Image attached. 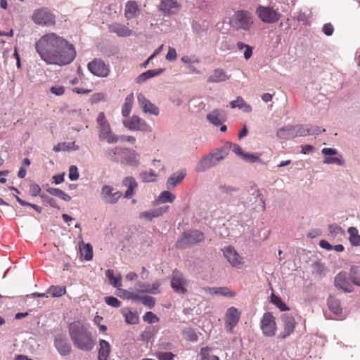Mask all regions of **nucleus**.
Listing matches in <instances>:
<instances>
[{
    "label": "nucleus",
    "mask_w": 360,
    "mask_h": 360,
    "mask_svg": "<svg viewBox=\"0 0 360 360\" xmlns=\"http://www.w3.org/2000/svg\"><path fill=\"white\" fill-rule=\"evenodd\" d=\"M35 48L40 58L47 64L65 65L70 63L76 56L74 46L55 33L41 37Z\"/></svg>",
    "instance_id": "nucleus-1"
},
{
    "label": "nucleus",
    "mask_w": 360,
    "mask_h": 360,
    "mask_svg": "<svg viewBox=\"0 0 360 360\" xmlns=\"http://www.w3.org/2000/svg\"><path fill=\"white\" fill-rule=\"evenodd\" d=\"M68 332L74 346L82 350L91 351L95 345L89 326L81 321H74L69 324Z\"/></svg>",
    "instance_id": "nucleus-2"
},
{
    "label": "nucleus",
    "mask_w": 360,
    "mask_h": 360,
    "mask_svg": "<svg viewBox=\"0 0 360 360\" xmlns=\"http://www.w3.org/2000/svg\"><path fill=\"white\" fill-rule=\"evenodd\" d=\"M229 155L227 148H217L204 156L197 164L196 171L203 172L216 166Z\"/></svg>",
    "instance_id": "nucleus-3"
},
{
    "label": "nucleus",
    "mask_w": 360,
    "mask_h": 360,
    "mask_svg": "<svg viewBox=\"0 0 360 360\" xmlns=\"http://www.w3.org/2000/svg\"><path fill=\"white\" fill-rule=\"evenodd\" d=\"M96 122L98 124V136L101 141L109 144L116 143L120 141V136L113 134L109 122L105 118L103 112L98 113Z\"/></svg>",
    "instance_id": "nucleus-4"
},
{
    "label": "nucleus",
    "mask_w": 360,
    "mask_h": 360,
    "mask_svg": "<svg viewBox=\"0 0 360 360\" xmlns=\"http://www.w3.org/2000/svg\"><path fill=\"white\" fill-rule=\"evenodd\" d=\"M230 26L236 30L249 31L253 25L252 14L245 10H238L229 19Z\"/></svg>",
    "instance_id": "nucleus-5"
},
{
    "label": "nucleus",
    "mask_w": 360,
    "mask_h": 360,
    "mask_svg": "<svg viewBox=\"0 0 360 360\" xmlns=\"http://www.w3.org/2000/svg\"><path fill=\"white\" fill-rule=\"evenodd\" d=\"M204 233L198 230H191L184 232L176 242V246L179 248H185L189 245H193L204 240Z\"/></svg>",
    "instance_id": "nucleus-6"
},
{
    "label": "nucleus",
    "mask_w": 360,
    "mask_h": 360,
    "mask_svg": "<svg viewBox=\"0 0 360 360\" xmlns=\"http://www.w3.org/2000/svg\"><path fill=\"white\" fill-rule=\"evenodd\" d=\"M32 19L39 25L50 26L55 23V17L47 8H41L34 11Z\"/></svg>",
    "instance_id": "nucleus-7"
},
{
    "label": "nucleus",
    "mask_w": 360,
    "mask_h": 360,
    "mask_svg": "<svg viewBox=\"0 0 360 360\" xmlns=\"http://www.w3.org/2000/svg\"><path fill=\"white\" fill-rule=\"evenodd\" d=\"M122 192L115 191L110 185H103L100 191V197L102 201L106 204L114 205L122 197Z\"/></svg>",
    "instance_id": "nucleus-8"
},
{
    "label": "nucleus",
    "mask_w": 360,
    "mask_h": 360,
    "mask_svg": "<svg viewBox=\"0 0 360 360\" xmlns=\"http://www.w3.org/2000/svg\"><path fill=\"white\" fill-rule=\"evenodd\" d=\"M259 18L266 23H274L279 20L280 14L272 7L259 6L256 9Z\"/></svg>",
    "instance_id": "nucleus-9"
},
{
    "label": "nucleus",
    "mask_w": 360,
    "mask_h": 360,
    "mask_svg": "<svg viewBox=\"0 0 360 360\" xmlns=\"http://www.w3.org/2000/svg\"><path fill=\"white\" fill-rule=\"evenodd\" d=\"M260 324L262 333L265 336L272 337L275 335L276 330V324L275 322V318L271 313H264L261 319Z\"/></svg>",
    "instance_id": "nucleus-10"
},
{
    "label": "nucleus",
    "mask_w": 360,
    "mask_h": 360,
    "mask_svg": "<svg viewBox=\"0 0 360 360\" xmlns=\"http://www.w3.org/2000/svg\"><path fill=\"white\" fill-rule=\"evenodd\" d=\"M223 255L231 265L237 269H241L244 261L238 252L232 246H226L222 249Z\"/></svg>",
    "instance_id": "nucleus-11"
},
{
    "label": "nucleus",
    "mask_w": 360,
    "mask_h": 360,
    "mask_svg": "<svg viewBox=\"0 0 360 360\" xmlns=\"http://www.w3.org/2000/svg\"><path fill=\"white\" fill-rule=\"evenodd\" d=\"M187 279L184 275L177 271H174L171 281V285L173 290L179 294H186L187 292L186 285Z\"/></svg>",
    "instance_id": "nucleus-12"
},
{
    "label": "nucleus",
    "mask_w": 360,
    "mask_h": 360,
    "mask_svg": "<svg viewBox=\"0 0 360 360\" xmlns=\"http://www.w3.org/2000/svg\"><path fill=\"white\" fill-rule=\"evenodd\" d=\"M89 70L94 75L105 77L109 75L108 67L99 58H96L88 64Z\"/></svg>",
    "instance_id": "nucleus-13"
},
{
    "label": "nucleus",
    "mask_w": 360,
    "mask_h": 360,
    "mask_svg": "<svg viewBox=\"0 0 360 360\" xmlns=\"http://www.w3.org/2000/svg\"><path fill=\"white\" fill-rule=\"evenodd\" d=\"M122 124L131 131H146L149 128L146 122L136 115H133L129 119L124 120Z\"/></svg>",
    "instance_id": "nucleus-14"
},
{
    "label": "nucleus",
    "mask_w": 360,
    "mask_h": 360,
    "mask_svg": "<svg viewBox=\"0 0 360 360\" xmlns=\"http://www.w3.org/2000/svg\"><path fill=\"white\" fill-rule=\"evenodd\" d=\"M240 316V312L234 307H229L225 314L226 329L231 333L233 328L238 324Z\"/></svg>",
    "instance_id": "nucleus-15"
},
{
    "label": "nucleus",
    "mask_w": 360,
    "mask_h": 360,
    "mask_svg": "<svg viewBox=\"0 0 360 360\" xmlns=\"http://www.w3.org/2000/svg\"><path fill=\"white\" fill-rule=\"evenodd\" d=\"M335 286L345 292H352L354 291L352 283L349 279V276H347V274L344 271L338 274L334 279Z\"/></svg>",
    "instance_id": "nucleus-16"
},
{
    "label": "nucleus",
    "mask_w": 360,
    "mask_h": 360,
    "mask_svg": "<svg viewBox=\"0 0 360 360\" xmlns=\"http://www.w3.org/2000/svg\"><path fill=\"white\" fill-rule=\"evenodd\" d=\"M281 321L283 325V331L279 334V338L284 339L294 331L295 321L294 317L288 313L281 316Z\"/></svg>",
    "instance_id": "nucleus-17"
},
{
    "label": "nucleus",
    "mask_w": 360,
    "mask_h": 360,
    "mask_svg": "<svg viewBox=\"0 0 360 360\" xmlns=\"http://www.w3.org/2000/svg\"><path fill=\"white\" fill-rule=\"evenodd\" d=\"M55 347L62 356H67L70 353L71 345L64 335H57L54 339Z\"/></svg>",
    "instance_id": "nucleus-18"
},
{
    "label": "nucleus",
    "mask_w": 360,
    "mask_h": 360,
    "mask_svg": "<svg viewBox=\"0 0 360 360\" xmlns=\"http://www.w3.org/2000/svg\"><path fill=\"white\" fill-rule=\"evenodd\" d=\"M137 100L141 108L145 113H149L155 116L159 115L158 108L147 99L143 94L139 93L137 95Z\"/></svg>",
    "instance_id": "nucleus-19"
},
{
    "label": "nucleus",
    "mask_w": 360,
    "mask_h": 360,
    "mask_svg": "<svg viewBox=\"0 0 360 360\" xmlns=\"http://www.w3.org/2000/svg\"><path fill=\"white\" fill-rule=\"evenodd\" d=\"M121 157L122 158V163L131 167H137L140 164V155L134 150L124 148L123 155Z\"/></svg>",
    "instance_id": "nucleus-20"
},
{
    "label": "nucleus",
    "mask_w": 360,
    "mask_h": 360,
    "mask_svg": "<svg viewBox=\"0 0 360 360\" xmlns=\"http://www.w3.org/2000/svg\"><path fill=\"white\" fill-rule=\"evenodd\" d=\"M207 120L213 125L218 127L226 121V115L221 109H215L207 115Z\"/></svg>",
    "instance_id": "nucleus-21"
},
{
    "label": "nucleus",
    "mask_w": 360,
    "mask_h": 360,
    "mask_svg": "<svg viewBox=\"0 0 360 360\" xmlns=\"http://www.w3.org/2000/svg\"><path fill=\"white\" fill-rule=\"evenodd\" d=\"M169 206L165 205L158 208L150 210L140 213V218L148 221H152L154 218L159 217L168 211Z\"/></svg>",
    "instance_id": "nucleus-22"
},
{
    "label": "nucleus",
    "mask_w": 360,
    "mask_h": 360,
    "mask_svg": "<svg viewBox=\"0 0 360 360\" xmlns=\"http://www.w3.org/2000/svg\"><path fill=\"white\" fill-rule=\"evenodd\" d=\"M203 290L211 295H221L228 297H234L236 293L231 291L227 287H207Z\"/></svg>",
    "instance_id": "nucleus-23"
},
{
    "label": "nucleus",
    "mask_w": 360,
    "mask_h": 360,
    "mask_svg": "<svg viewBox=\"0 0 360 360\" xmlns=\"http://www.w3.org/2000/svg\"><path fill=\"white\" fill-rule=\"evenodd\" d=\"M164 71V68L147 70L139 75L138 77H136V78L135 79V82L138 84H143L146 80L161 75Z\"/></svg>",
    "instance_id": "nucleus-24"
},
{
    "label": "nucleus",
    "mask_w": 360,
    "mask_h": 360,
    "mask_svg": "<svg viewBox=\"0 0 360 360\" xmlns=\"http://www.w3.org/2000/svg\"><path fill=\"white\" fill-rule=\"evenodd\" d=\"M160 9L167 15L174 14L177 12L179 4L174 0H162Z\"/></svg>",
    "instance_id": "nucleus-25"
},
{
    "label": "nucleus",
    "mask_w": 360,
    "mask_h": 360,
    "mask_svg": "<svg viewBox=\"0 0 360 360\" xmlns=\"http://www.w3.org/2000/svg\"><path fill=\"white\" fill-rule=\"evenodd\" d=\"M109 30L110 32L115 33L118 37H128L131 34V30L126 25L115 22L109 25Z\"/></svg>",
    "instance_id": "nucleus-26"
},
{
    "label": "nucleus",
    "mask_w": 360,
    "mask_h": 360,
    "mask_svg": "<svg viewBox=\"0 0 360 360\" xmlns=\"http://www.w3.org/2000/svg\"><path fill=\"white\" fill-rule=\"evenodd\" d=\"M124 148L115 147V148H106L104 149L105 156L110 161L114 162H118V156L123 155Z\"/></svg>",
    "instance_id": "nucleus-27"
},
{
    "label": "nucleus",
    "mask_w": 360,
    "mask_h": 360,
    "mask_svg": "<svg viewBox=\"0 0 360 360\" xmlns=\"http://www.w3.org/2000/svg\"><path fill=\"white\" fill-rule=\"evenodd\" d=\"M276 136L280 139H291L296 138L294 125H288L278 129Z\"/></svg>",
    "instance_id": "nucleus-28"
},
{
    "label": "nucleus",
    "mask_w": 360,
    "mask_h": 360,
    "mask_svg": "<svg viewBox=\"0 0 360 360\" xmlns=\"http://www.w3.org/2000/svg\"><path fill=\"white\" fill-rule=\"evenodd\" d=\"M250 193L251 195L250 201L254 200V202L256 203L255 208H259L264 211L265 210V202L260 191L255 188H252Z\"/></svg>",
    "instance_id": "nucleus-29"
},
{
    "label": "nucleus",
    "mask_w": 360,
    "mask_h": 360,
    "mask_svg": "<svg viewBox=\"0 0 360 360\" xmlns=\"http://www.w3.org/2000/svg\"><path fill=\"white\" fill-rule=\"evenodd\" d=\"M139 14V6L136 1H128L125 5L124 15L127 20L132 19Z\"/></svg>",
    "instance_id": "nucleus-30"
},
{
    "label": "nucleus",
    "mask_w": 360,
    "mask_h": 360,
    "mask_svg": "<svg viewBox=\"0 0 360 360\" xmlns=\"http://www.w3.org/2000/svg\"><path fill=\"white\" fill-rule=\"evenodd\" d=\"M186 176V172L181 170L179 172L174 173L167 181V188L168 190L174 188L176 185L184 179Z\"/></svg>",
    "instance_id": "nucleus-31"
},
{
    "label": "nucleus",
    "mask_w": 360,
    "mask_h": 360,
    "mask_svg": "<svg viewBox=\"0 0 360 360\" xmlns=\"http://www.w3.org/2000/svg\"><path fill=\"white\" fill-rule=\"evenodd\" d=\"M122 184L127 188L124 193L125 198H130L134 193V189L138 186L135 179L132 176H127L124 179Z\"/></svg>",
    "instance_id": "nucleus-32"
},
{
    "label": "nucleus",
    "mask_w": 360,
    "mask_h": 360,
    "mask_svg": "<svg viewBox=\"0 0 360 360\" xmlns=\"http://www.w3.org/2000/svg\"><path fill=\"white\" fill-rule=\"evenodd\" d=\"M229 79V76L222 69H216L210 75L207 79L208 82L219 83L222 82Z\"/></svg>",
    "instance_id": "nucleus-33"
},
{
    "label": "nucleus",
    "mask_w": 360,
    "mask_h": 360,
    "mask_svg": "<svg viewBox=\"0 0 360 360\" xmlns=\"http://www.w3.org/2000/svg\"><path fill=\"white\" fill-rule=\"evenodd\" d=\"M110 352V345L104 340H99L98 360H108Z\"/></svg>",
    "instance_id": "nucleus-34"
},
{
    "label": "nucleus",
    "mask_w": 360,
    "mask_h": 360,
    "mask_svg": "<svg viewBox=\"0 0 360 360\" xmlns=\"http://www.w3.org/2000/svg\"><path fill=\"white\" fill-rule=\"evenodd\" d=\"M134 102V94L133 93H131L130 94L127 95V97L124 99V104L122 107V115L127 117L129 115L132 105Z\"/></svg>",
    "instance_id": "nucleus-35"
},
{
    "label": "nucleus",
    "mask_w": 360,
    "mask_h": 360,
    "mask_svg": "<svg viewBox=\"0 0 360 360\" xmlns=\"http://www.w3.org/2000/svg\"><path fill=\"white\" fill-rule=\"evenodd\" d=\"M81 255L84 257L85 260L90 261L93 258V248L89 243H84V242L79 246Z\"/></svg>",
    "instance_id": "nucleus-36"
},
{
    "label": "nucleus",
    "mask_w": 360,
    "mask_h": 360,
    "mask_svg": "<svg viewBox=\"0 0 360 360\" xmlns=\"http://www.w3.org/2000/svg\"><path fill=\"white\" fill-rule=\"evenodd\" d=\"M327 303L330 310L335 314H339L342 312L340 301L335 297L330 295L327 300Z\"/></svg>",
    "instance_id": "nucleus-37"
},
{
    "label": "nucleus",
    "mask_w": 360,
    "mask_h": 360,
    "mask_svg": "<svg viewBox=\"0 0 360 360\" xmlns=\"http://www.w3.org/2000/svg\"><path fill=\"white\" fill-rule=\"evenodd\" d=\"M349 234V240L353 246H360V235L355 227H349L347 230Z\"/></svg>",
    "instance_id": "nucleus-38"
},
{
    "label": "nucleus",
    "mask_w": 360,
    "mask_h": 360,
    "mask_svg": "<svg viewBox=\"0 0 360 360\" xmlns=\"http://www.w3.org/2000/svg\"><path fill=\"white\" fill-rule=\"evenodd\" d=\"M175 200V195L170 193L169 191H165L160 193L156 199V203H166L172 202Z\"/></svg>",
    "instance_id": "nucleus-39"
},
{
    "label": "nucleus",
    "mask_w": 360,
    "mask_h": 360,
    "mask_svg": "<svg viewBox=\"0 0 360 360\" xmlns=\"http://www.w3.org/2000/svg\"><path fill=\"white\" fill-rule=\"evenodd\" d=\"M349 279L351 282L357 285L360 286V267L357 266H352L349 271Z\"/></svg>",
    "instance_id": "nucleus-40"
},
{
    "label": "nucleus",
    "mask_w": 360,
    "mask_h": 360,
    "mask_svg": "<svg viewBox=\"0 0 360 360\" xmlns=\"http://www.w3.org/2000/svg\"><path fill=\"white\" fill-rule=\"evenodd\" d=\"M123 314L125 317V321L129 324H136L139 322V316L137 313L129 309H124Z\"/></svg>",
    "instance_id": "nucleus-41"
},
{
    "label": "nucleus",
    "mask_w": 360,
    "mask_h": 360,
    "mask_svg": "<svg viewBox=\"0 0 360 360\" xmlns=\"http://www.w3.org/2000/svg\"><path fill=\"white\" fill-rule=\"evenodd\" d=\"M65 287L60 285H51L46 290V293L51 294L53 297H60L65 295Z\"/></svg>",
    "instance_id": "nucleus-42"
},
{
    "label": "nucleus",
    "mask_w": 360,
    "mask_h": 360,
    "mask_svg": "<svg viewBox=\"0 0 360 360\" xmlns=\"http://www.w3.org/2000/svg\"><path fill=\"white\" fill-rule=\"evenodd\" d=\"M323 164L331 165L335 164L338 166H344L345 160L341 154L338 153L335 157H325L323 161Z\"/></svg>",
    "instance_id": "nucleus-43"
},
{
    "label": "nucleus",
    "mask_w": 360,
    "mask_h": 360,
    "mask_svg": "<svg viewBox=\"0 0 360 360\" xmlns=\"http://www.w3.org/2000/svg\"><path fill=\"white\" fill-rule=\"evenodd\" d=\"M105 275L108 277L110 285H112L113 287L117 288L120 290V288L122 286L121 276L119 275L118 276L115 277L114 276L113 271L111 269H108L106 271Z\"/></svg>",
    "instance_id": "nucleus-44"
},
{
    "label": "nucleus",
    "mask_w": 360,
    "mask_h": 360,
    "mask_svg": "<svg viewBox=\"0 0 360 360\" xmlns=\"http://www.w3.org/2000/svg\"><path fill=\"white\" fill-rule=\"evenodd\" d=\"M47 192L54 196L58 197L66 202L71 200V197L65 193L62 190L57 188H49Z\"/></svg>",
    "instance_id": "nucleus-45"
},
{
    "label": "nucleus",
    "mask_w": 360,
    "mask_h": 360,
    "mask_svg": "<svg viewBox=\"0 0 360 360\" xmlns=\"http://www.w3.org/2000/svg\"><path fill=\"white\" fill-rule=\"evenodd\" d=\"M139 176L143 182L150 183L153 182L155 180L156 174L153 170L143 171L139 174Z\"/></svg>",
    "instance_id": "nucleus-46"
},
{
    "label": "nucleus",
    "mask_w": 360,
    "mask_h": 360,
    "mask_svg": "<svg viewBox=\"0 0 360 360\" xmlns=\"http://www.w3.org/2000/svg\"><path fill=\"white\" fill-rule=\"evenodd\" d=\"M270 302L276 305L278 308H279L282 311L288 310L287 305L281 300L279 297L274 293H272L270 296Z\"/></svg>",
    "instance_id": "nucleus-47"
},
{
    "label": "nucleus",
    "mask_w": 360,
    "mask_h": 360,
    "mask_svg": "<svg viewBox=\"0 0 360 360\" xmlns=\"http://www.w3.org/2000/svg\"><path fill=\"white\" fill-rule=\"evenodd\" d=\"M200 360H219V357L210 353L208 347H203L200 349Z\"/></svg>",
    "instance_id": "nucleus-48"
},
{
    "label": "nucleus",
    "mask_w": 360,
    "mask_h": 360,
    "mask_svg": "<svg viewBox=\"0 0 360 360\" xmlns=\"http://www.w3.org/2000/svg\"><path fill=\"white\" fill-rule=\"evenodd\" d=\"M294 127L296 137L308 136L307 124H295Z\"/></svg>",
    "instance_id": "nucleus-49"
},
{
    "label": "nucleus",
    "mask_w": 360,
    "mask_h": 360,
    "mask_svg": "<svg viewBox=\"0 0 360 360\" xmlns=\"http://www.w3.org/2000/svg\"><path fill=\"white\" fill-rule=\"evenodd\" d=\"M120 290L122 292L121 296L126 299L131 300L134 302L139 301L140 299V296L138 295L137 294H135L133 292H131V291H129L127 290H122V289H120Z\"/></svg>",
    "instance_id": "nucleus-50"
},
{
    "label": "nucleus",
    "mask_w": 360,
    "mask_h": 360,
    "mask_svg": "<svg viewBox=\"0 0 360 360\" xmlns=\"http://www.w3.org/2000/svg\"><path fill=\"white\" fill-rule=\"evenodd\" d=\"M307 126L308 136L318 135L326 131L325 129H321L320 127L316 125L307 124Z\"/></svg>",
    "instance_id": "nucleus-51"
},
{
    "label": "nucleus",
    "mask_w": 360,
    "mask_h": 360,
    "mask_svg": "<svg viewBox=\"0 0 360 360\" xmlns=\"http://www.w3.org/2000/svg\"><path fill=\"white\" fill-rule=\"evenodd\" d=\"M330 234L332 237L335 238L339 235L343 234V229L338 225L332 224L328 227Z\"/></svg>",
    "instance_id": "nucleus-52"
},
{
    "label": "nucleus",
    "mask_w": 360,
    "mask_h": 360,
    "mask_svg": "<svg viewBox=\"0 0 360 360\" xmlns=\"http://www.w3.org/2000/svg\"><path fill=\"white\" fill-rule=\"evenodd\" d=\"M139 300L141 301L143 304L148 307L150 309L153 308L155 303V299L151 296L145 295L140 297Z\"/></svg>",
    "instance_id": "nucleus-53"
},
{
    "label": "nucleus",
    "mask_w": 360,
    "mask_h": 360,
    "mask_svg": "<svg viewBox=\"0 0 360 360\" xmlns=\"http://www.w3.org/2000/svg\"><path fill=\"white\" fill-rule=\"evenodd\" d=\"M105 303L111 307L117 308L121 305V302L116 297L112 296H107L104 298Z\"/></svg>",
    "instance_id": "nucleus-54"
},
{
    "label": "nucleus",
    "mask_w": 360,
    "mask_h": 360,
    "mask_svg": "<svg viewBox=\"0 0 360 360\" xmlns=\"http://www.w3.org/2000/svg\"><path fill=\"white\" fill-rule=\"evenodd\" d=\"M219 189L221 193L228 195H232L238 191V189L236 187L225 184L219 186Z\"/></svg>",
    "instance_id": "nucleus-55"
},
{
    "label": "nucleus",
    "mask_w": 360,
    "mask_h": 360,
    "mask_svg": "<svg viewBox=\"0 0 360 360\" xmlns=\"http://www.w3.org/2000/svg\"><path fill=\"white\" fill-rule=\"evenodd\" d=\"M68 177L71 181H76L79 177L78 168L75 165H71L69 168Z\"/></svg>",
    "instance_id": "nucleus-56"
},
{
    "label": "nucleus",
    "mask_w": 360,
    "mask_h": 360,
    "mask_svg": "<svg viewBox=\"0 0 360 360\" xmlns=\"http://www.w3.org/2000/svg\"><path fill=\"white\" fill-rule=\"evenodd\" d=\"M144 321H146L149 323H155L159 321L158 317L152 311H148L145 314L143 317Z\"/></svg>",
    "instance_id": "nucleus-57"
},
{
    "label": "nucleus",
    "mask_w": 360,
    "mask_h": 360,
    "mask_svg": "<svg viewBox=\"0 0 360 360\" xmlns=\"http://www.w3.org/2000/svg\"><path fill=\"white\" fill-rule=\"evenodd\" d=\"M245 162L250 163H254L257 162H261L259 156L252 153H245L242 158Z\"/></svg>",
    "instance_id": "nucleus-58"
},
{
    "label": "nucleus",
    "mask_w": 360,
    "mask_h": 360,
    "mask_svg": "<svg viewBox=\"0 0 360 360\" xmlns=\"http://www.w3.org/2000/svg\"><path fill=\"white\" fill-rule=\"evenodd\" d=\"M161 283L159 281H155L153 283L150 284V288L146 289L145 293H150V294H158L159 292V288L160 287Z\"/></svg>",
    "instance_id": "nucleus-59"
},
{
    "label": "nucleus",
    "mask_w": 360,
    "mask_h": 360,
    "mask_svg": "<svg viewBox=\"0 0 360 360\" xmlns=\"http://www.w3.org/2000/svg\"><path fill=\"white\" fill-rule=\"evenodd\" d=\"M184 338L189 341L194 342L197 340V335L195 334L194 330L191 328L184 330Z\"/></svg>",
    "instance_id": "nucleus-60"
},
{
    "label": "nucleus",
    "mask_w": 360,
    "mask_h": 360,
    "mask_svg": "<svg viewBox=\"0 0 360 360\" xmlns=\"http://www.w3.org/2000/svg\"><path fill=\"white\" fill-rule=\"evenodd\" d=\"M41 198L44 201H46L51 207L57 208L58 210L60 209V207H58V205L56 202V200L54 198H53L47 195H44V194L41 195Z\"/></svg>",
    "instance_id": "nucleus-61"
},
{
    "label": "nucleus",
    "mask_w": 360,
    "mask_h": 360,
    "mask_svg": "<svg viewBox=\"0 0 360 360\" xmlns=\"http://www.w3.org/2000/svg\"><path fill=\"white\" fill-rule=\"evenodd\" d=\"M41 191V188L38 184L32 183L30 185L29 192L32 196L39 195Z\"/></svg>",
    "instance_id": "nucleus-62"
},
{
    "label": "nucleus",
    "mask_w": 360,
    "mask_h": 360,
    "mask_svg": "<svg viewBox=\"0 0 360 360\" xmlns=\"http://www.w3.org/2000/svg\"><path fill=\"white\" fill-rule=\"evenodd\" d=\"M177 54L176 49L173 47L169 46L168 52L165 56L166 60L168 61H174L176 59Z\"/></svg>",
    "instance_id": "nucleus-63"
},
{
    "label": "nucleus",
    "mask_w": 360,
    "mask_h": 360,
    "mask_svg": "<svg viewBox=\"0 0 360 360\" xmlns=\"http://www.w3.org/2000/svg\"><path fill=\"white\" fill-rule=\"evenodd\" d=\"M159 360H174V354L171 352H161L157 354Z\"/></svg>",
    "instance_id": "nucleus-64"
}]
</instances>
